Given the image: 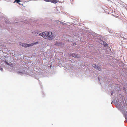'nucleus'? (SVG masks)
Listing matches in <instances>:
<instances>
[{
	"label": "nucleus",
	"instance_id": "obj_1",
	"mask_svg": "<svg viewBox=\"0 0 127 127\" xmlns=\"http://www.w3.org/2000/svg\"><path fill=\"white\" fill-rule=\"evenodd\" d=\"M41 36L45 39L50 40H52L54 38V35L51 32H47L46 33L44 32L40 33Z\"/></svg>",
	"mask_w": 127,
	"mask_h": 127
},
{
	"label": "nucleus",
	"instance_id": "obj_2",
	"mask_svg": "<svg viewBox=\"0 0 127 127\" xmlns=\"http://www.w3.org/2000/svg\"><path fill=\"white\" fill-rule=\"evenodd\" d=\"M38 43V42H36V43H34L31 44H28L25 43H23L21 42H19V44L21 46H22L25 47H28L29 46H32L35 44H36Z\"/></svg>",
	"mask_w": 127,
	"mask_h": 127
},
{
	"label": "nucleus",
	"instance_id": "obj_3",
	"mask_svg": "<svg viewBox=\"0 0 127 127\" xmlns=\"http://www.w3.org/2000/svg\"><path fill=\"white\" fill-rule=\"evenodd\" d=\"M63 2H61V0L59 1L55 0H51L50 1V2L54 4H55L58 2L62 3Z\"/></svg>",
	"mask_w": 127,
	"mask_h": 127
},
{
	"label": "nucleus",
	"instance_id": "obj_4",
	"mask_svg": "<svg viewBox=\"0 0 127 127\" xmlns=\"http://www.w3.org/2000/svg\"><path fill=\"white\" fill-rule=\"evenodd\" d=\"M71 56L79 58V56L78 55L75 53H73L71 55Z\"/></svg>",
	"mask_w": 127,
	"mask_h": 127
},
{
	"label": "nucleus",
	"instance_id": "obj_5",
	"mask_svg": "<svg viewBox=\"0 0 127 127\" xmlns=\"http://www.w3.org/2000/svg\"><path fill=\"white\" fill-rule=\"evenodd\" d=\"M92 66L93 67L94 66L95 67L96 69H97V68L98 66L97 65H95V64H93V65H92Z\"/></svg>",
	"mask_w": 127,
	"mask_h": 127
},
{
	"label": "nucleus",
	"instance_id": "obj_6",
	"mask_svg": "<svg viewBox=\"0 0 127 127\" xmlns=\"http://www.w3.org/2000/svg\"><path fill=\"white\" fill-rule=\"evenodd\" d=\"M21 2V1L20 0H16L15 1L14 3H15L16 2L17 3H19V2Z\"/></svg>",
	"mask_w": 127,
	"mask_h": 127
},
{
	"label": "nucleus",
	"instance_id": "obj_7",
	"mask_svg": "<svg viewBox=\"0 0 127 127\" xmlns=\"http://www.w3.org/2000/svg\"><path fill=\"white\" fill-rule=\"evenodd\" d=\"M96 69L99 71H100L101 70V68L100 67L98 66Z\"/></svg>",
	"mask_w": 127,
	"mask_h": 127
},
{
	"label": "nucleus",
	"instance_id": "obj_8",
	"mask_svg": "<svg viewBox=\"0 0 127 127\" xmlns=\"http://www.w3.org/2000/svg\"><path fill=\"white\" fill-rule=\"evenodd\" d=\"M59 22L61 24H65V23H64V22H61L60 21H59Z\"/></svg>",
	"mask_w": 127,
	"mask_h": 127
},
{
	"label": "nucleus",
	"instance_id": "obj_9",
	"mask_svg": "<svg viewBox=\"0 0 127 127\" xmlns=\"http://www.w3.org/2000/svg\"><path fill=\"white\" fill-rule=\"evenodd\" d=\"M45 1L47 2H50V0H45Z\"/></svg>",
	"mask_w": 127,
	"mask_h": 127
},
{
	"label": "nucleus",
	"instance_id": "obj_10",
	"mask_svg": "<svg viewBox=\"0 0 127 127\" xmlns=\"http://www.w3.org/2000/svg\"><path fill=\"white\" fill-rule=\"evenodd\" d=\"M0 70H1L2 71L3 70V69L2 68L0 67Z\"/></svg>",
	"mask_w": 127,
	"mask_h": 127
},
{
	"label": "nucleus",
	"instance_id": "obj_11",
	"mask_svg": "<svg viewBox=\"0 0 127 127\" xmlns=\"http://www.w3.org/2000/svg\"><path fill=\"white\" fill-rule=\"evenodd\" d=\"M107 44H103V45H104V46H107Z\"/></svg>",
	"mask_w": 127,
	"mask_h": 127
},
{
	"label": "nucleus",
	"instance_id": "obj_12",
	"mask_svg": "<svg viewBox=\"0 0 127 127\" xmlns=\"http://www.w3.org/2000/svg\"><path fill=\"white\" fill-rule=\"evenodd\" d=\"M113 92L112 91L111 92V95H112V94H113Z\"/></svg>",
	"mask_w": 127,
	"mask_h": 127
},
{
	"label": "nucleus",
	"instance_id": "obj_13",
	"mask_svg": "<svg viewBox=\"0 0 127 127\" xmlns=\"http://www.w3.org/2000/svg\"><path fill=\"white\" fill-rule=\"evenodd\" d=\"M76 44V43H74V45H75Z\"/></svg>",
	"mask_w": 127,
	"mask_h": 127
},
{
	"label": "nucleus",
	"instance_id": "obj_14",
	"mask_svg": "<svg viewBox=\"0 0 127 127\" xmlns=\"http://www.w3.org/2000/svg\"><path fill=\"white\" fill-rule=\"evenodd\" d=\"M25 23H27L26 22V21H25Z\"/></svg>",
	"mask_w": 127,
	"mask_h": 127
},
{
	"label": "nucleus",
	"instance_id": "obj_15",
	"mask_svg": "<svg viewBox=\"0 0 127 127\" xmlns=\"http://www.w3.org/2000/svg\"><path fill=\"white\" fill-rule=\"evenodd\" d=\"M56 21V22H57V21Z\"/></svg>",
	"mask_w": 127,
	"mask_h": 127
},
{
	"label": "nucleus",
	"instance_id": "obj_16",
	"mask_svg": "<svg viewBox=\"0 0 127 127\" xmlns=\"http://www.w3.org/2000/svg\"><path fill=\"white\" fill-rule=\"evenodd\" d=\"M63 2H64V1L63 0Z\"/></svg>",
	"mask_w": 127,
	"mask_h": 127
}]
</instances>
